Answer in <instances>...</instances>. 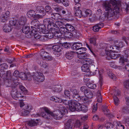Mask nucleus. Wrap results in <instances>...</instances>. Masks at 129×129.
<instances>
[{"instance_id":"nucleus-1","label":"nucleus","mask_w":129,"mask_h":129,"mask_svg":"<svg viewBox=\"0 0 129 129\" xmlns=\"http://www.w3.org/2000/svg\"><path fill=\"white\" fill-rule=\"evenodd\" d=\"M103 6L104 9L106 11L104 14L105 16L107 18L114 16L119 10V8L117 6H115L113 9V8L108 1L104 2L103 4Z\"/></svg>"},{"instance_id":"nucleus-2","label":"nucleus","mask_w":129,"mask_h":129,"mask_svg":"<svg viewBox=\"0 0 129 129\" xmlns=\"http://www.w3.org/2000/svg\"><path fill=\"white\" fill-rule=\"evenodd\" d=\"M63 103L65 105H69L70 110L72 112L75 111H80L82 110L81 105L74 101L62 100Z\"/></svg>"},{"instance_id":"nucleus-3","label":"nucleus","mask_w":129,"mask_h":129,"mask_svg":"<svg viewBox=\"0 0 129 129\" xmlns=\"http://www.w3.org/2000/svg\"><path fill=\"white\" fill-rule=\"evenodd\" d=\"M82 62L84 63V64H86L90 67L91 72H92L94 75L96 74V72H97L98 71L97 68L95 67L93 64V62L92 59L87 58L86 59L82 60Z\"/></svg>"},{"instance_id":"nucleus-4","label":"nucleus","mask_w":129,"mask_h":129,"mask_svg":"<svg viewBox=\"0 0 129 129\" xmlns=\"http://www.w3.org/2000/svg\"><path fill=\"white\" fill-rule=\"evenodd\" d=\"M32 76L34 81L37 83L43 82L45 79L43 74L40 72H33Z\"/></svg>"},{"instance_id":"nucleus-5","label":"nucleus","mask_w":129,"mask_h":129,"mask_svg":"<svg viewBox=\"0 0 129 129\" xmlns=\"http://www.w3.org/2000/svg\"><path fill=\"white\" fill-rule=\"evenodd\" d=\"M44 111L42 112L41 113L40 116L48 119H50L52 116H53L55 119V117H56V113H54L51 112L48 108L46 107L44 108Z\"/></svg>"},{"instance_id":"nucleus-6","label":"nucleus","mask_w":129,"mask_h":129,"mask_svg":"<svg viewBox=\"0 0 129 129\" xmlns=\"http://www.w3.org/2000/svg\"><path fill=\"white\" fill-rule=\"evenodd\" d=\"M60 111L58 110L56 111L55 114L56 117H55L56 119H60L62 117L63 114L68 113V110L65 107H61L60 108Z\"/></svg>"},{"instance_id":"nucleus-7","label":"nucleus","mask_w":129,"mask_h":129,"mask_svg":"<svg viewBox=\"0 0 129 129\" xmlns=\"http://www.w3.org/2000/svg\"><path fill=\"white\" fill-rule=\"evenodd\" d=\"M35 11L39 13L37 14L36 16L39 18H42L46 14L44 8L42 6H38L36 7Z\"/></svg>"},{"instance_id":"nucleus-8","label":"nucleus","mask_w":129,"mask_h":129,"mask_svg":"<svg viewBox=\"0 0 129 129\" xmlns=\"http://www.w3.org/2000/svg\"><path fill=\"white\" fill-rule=\"evenodd\" d=\"M44 25L47 26L48 29H50L51 27H55V21L51 19H44L43 21Z\"/></svg>"},{"instance_id":"nucleus-9","label":"nucleus","mask_w":129,"mask_h":129,"mask_svg":"<svg viewBox=\"0 0 129 129\" xmlns=\"http://www.w3.org/2000/svg\"><path fill=\"white\" fill-rule=\"evenodd\" d=\"M70 91L71 92V99H73L74 101H76V100L78 99L79 95L78 94V92L77 90L76 89H70Z\"/></svg>"},{"instance_id":"nucleus-10","label":"nucleus","mask_w":129,"mask_h":129,"mask_svg":"<svg viewBox=\"0 0 129 129\" xmlns=\"http://www.w3.org/2000/svg\"><path fill=\"white\" fill-rule=\"evenodd\" d=\"M11 74L10 70L7 71L6 74L0 73V77L2 78L9 79L11 80Z\"/></svg>"},{"instance_id":"nucleus-11","label":"nucleus","mask_w":129,"mask_h":129,"mask_svg":"<svg viewBox=\"0 0 129 129\" xmlns=\"http://www.w3.org/2000/svg\"><path fill=\"white\" fill-rule=\"evenodd\" d=\"M107 55V56H106V58L108 59H109L110 58L116 59L118 57L120 56L119 54L110 52H109V53H108Z\"/></svg>"},{"instance_id":"nucleus-12","label":"nucleus","mask_w":129,"mask_h":129,"mask_svg":"<svg viewBox=\"0 0 129 129\" xmlns=\"http://www.w3.org/2000/svg\"><path fill=\"white\" fill-rule=\"evenodd\" d=\"M27 17L31 19H40L39 18L36 17L37 14L35 13V12L32 10H30L27 12Z\"/></svg>"},{"instance_id":"nucleus-13","label":"nucleus","mask_w":129,"mask_h":129,"mask_svg":"<svg viewBox=\"0 0 129 129\" xmlns=\"http://www.w3.org/2000/svg\"><path fill=\"white\" fill-rule=\"evenodd\" d=\"M25 109L23 110L22 112V115L24 116H26L29 113L31 110L32 109V108L30 106L28 105L26 106L25 107Z\"/></svg>"},{"instance_id":"nucleus-14","label":"nucleus","mask_w":129,"mask_h":129,"mask_svg":"<svg viewBox=\"0 0 129 129\" xmlns=\"http://www.w3.org/2000/svg\"><path fill=\"white\" fill-rule=\"evenodd\" d=\"M64 26L67 28V31L72 32V33H73V32L75 31L76 34H77V31L75 29L74 26L71 24L68 23H66L64 25Z\"/></svg>"},{"instance_id":"nucleus-15","label":"nucleus","mask_w":129,"mask_h":129,"mask_svg":"<svg viewBox=\"0 0 129 129\" xmlns=\"http://www.w3.org/2000/svg\"><path fill=\"white\" fill-rule=\"evenodd\" d=\"M19 71L17 70H15L14 72L13 76L11 77V80L12 81L14 82V81H17L18 79V77H19Z\"/></svg>"},{"instance_id":"nucleus-16","label":"nucleus","mask_w":129,"mask_h":129,"mask_svg":"<svg viewBox=\"0 0 129 129\" xmlns=\"http://www.w3.org/2000/svg\"><path fill=\"white\" fill-rule=\"evenodd\" d=\"M39 21L37 20V19H34L31 22V27L32 28H38L39 26Z\"/></svg>"},{"instance_id":"nucleus-17","label":"nucleus","mask_w":129,"mask_h":129,"mask_svg":"<svg viewBox=\"0 0 129 129\" xmlns=\"http://www.w3.org/2000/svg\"><path fill=\"white\" fill-rule=\"evenodd\" d=\"M44 25L43 26H40L38 27V31L40 33H42L44 34H46L48 33L49 31L46 29Z\"/></svg>"},{"instance_id":"nucleus-18","label":"nucleus","mask_w":129,"mask_h":129,"mask_svg":"<svg viewBox=\"0 0 129 129\" xmlns=\"http://www.w3.org/2000/svg\"><path fill=\"white\" fill-rule=\"evenodd\" d=\"M82 45L81 43L78 42H74L73 45L72 46V48L74 50H79L82 46Z\"/></svg>"},{"instance_id":"nucleus-19","label":"nucleus","mask_w":129,"mask_h":129,"mask_svg":"<svg viewBox=\"0 0 129 129\" xmlns=\"http://www.w3.org/2000/svg\"><path fill=\"white\" fill-rule=\"evenodd\" d=\"M17 21L18 26L19 27L20 25H23L25 24L26 21V18L25 17H21L19 20Z\"/></svg>"},{"instance_id":"nucleus-20","label":"nucleus","mask_w":129,"mask_h":129,"mask_svg":"<svg viewBox=\"0 0 129 129\" xmlns=\"http://www.w3.org/2000/svg\"><path fill=\"white\" fill-rule=\"evenodd\" d=\"M74 52L71 51L67 52L65 54V57L69 59H72L74 57Z\"/></svg>"},{"instance_id":"nucleus-21","label":"nucleus","mask_w":129,"mask_h":129,"mask_svg":"<svg viewBox=\"0 0 129 129\" xmlns=\"http://www.w3.org/2000/svg\"><path fill=\"white\" fill-rule=\"evenodd\" d=\"M12 27L10 25L6 24H4L3 27L4 31L6 33L9 32L11 31Z\"/></svg>"},{"instance_id":"nucleus-22","label":"nucleus","mask_w":129,"mask_h":129,"mask_svg":"<svg viewBox=\"0 0 129 129\" xmlns=\"http://www.w3.org/2000/svg\"><path fill=\"white\" fill-rule=\"evenodd\" d=\"M73 123L71 120H68L67 122L65 124V129H72Z\"/></svg>"},{"instance_id":"nucleus-23","label":"nucleus","mask_w":129,"mask_h":129,"mask_svg":"<svg viewBox=\"0 0 129 129\" xmlns=\"http://www.w3.org/2000/svg\"><path fill=\"white\" fill-rule=\"evenodd\" d=\"M55 2L58 4L62 3L66 7L69 5V2L67 0H53Z\"/></svg>"},{"instance_id":"nucleus-24","label":"nucleus","mask_w":129,"mask_h":129,"mask_svg":"<svg viewBox=\"0 0 129 129\" xmlns=\"http://www.w3.org/2000/svg\"><path fill=\"white\" fill-rule=\"evenodd\" d=\"M84 64L81 67V70L82 71L85 72H88L91 71L90 67L86 64L83 63Z\"/></svg>"},{"instance_id":"nucleus-25","label":"nucleus","mask_w":129,"mask_h":129,"mask_svg":"<svg viewBox=\"0 0 129 129\" xmlns=\"http://www.w3.org/2000/svg\"><path fill=\"white\" fill-rule=\"evenodd\" d=\"M108 49L109 51H112L113 52H118L117 51V50H118V48L117 46L115 45H113L112 46H110V45H109L108 46Z\"/></svg>"},{"instance_id":"nucleus-26","label":"nucleus","mask_w":129,"mask_h":129,"mask_svg":"<svg viewBox=\"0 0 129 129\" xmlns=\"http://www.w3.org/2000/svg\"><path fill=\"white\" fill-rule=\"evenodd\" d=\"M8 66L6 63H4L0 65V71L1 72H4L5 70L7 69Z\"/></svg>"},{"instance_id":"nucleus-27","label":"nucleus","mask_w":129,"mask_h":129,"mask_svg":"<svg viewBox=\"0 0 129 129\" xmlns=\"http://www.w3.org/2000/svg\"><path fill=\"white\" fill-rule=\"evenodd\" d=\"M76 35L75 31L73 32V33H71L67 31L63 35L65 37L71 38L73 36H75Z\"/></svg>"},{"instance_id":"nucleus-28","label":"nucleus","mask_w":129,"mask_h":129,"mask_svg":"<svg viewBox=\"0 0 129 129\" xmlns=\"http://www.w3.org/2000/svg\"><path fill=\"white\" fill-rule=\"evenodd\" d=\"M52 48L53 51L60 52L62 49L61 46L57 45L53 46Z\"/></svg>"},{"instance_id":"nucleus-29","label":"nucleus","mask_w":129,"mask_h":129,"mask_svg":"<svg viewBox=\"0 0 129 129\" xmlns=\"http://www.w3.org/2000/svg\"><path fill=\"white\" fill-rule=\"evenodd\" d=\"M78 57L80 59H86L88 57V55L86 53L82 54H78Z\"/></svg>"},{"instance_id":"nucleus-30","label":"nucleus","mask_w":129,"mask_h":129,"mask_svg":"<svg viewBox=\"0 0 129 129\" xmlns=\"http://www.w3.org/2000/svg\"><path fill=\"white\" fill-rule=\"evenodd\" d=\"M84 95L89 99L92 98L93 96L92 92L88 89L85 92Z\"/></svg>"},{"instance_id":"nucleus-31","label":"nucleus","mask_w":129,"mask_h":129,"mask_svg":"<svg viewBox=\"0 0 129 129\" xmlns=\"http://www.w3.org/2000/svg\"><path fill=\"white\" fill-rule=\"evenodd\" d=\"M30 27L28 26H24L22 28V31L26 34L28 33L30 31Z\"/></svg>"},{"instance_id":"nucleus-32","label":"nucleus","mask_w":129,"mask_h":129,"mask_svg":"<svg viewBox=\"0 0 129 129\" xmlns=\"http://www.w3.org/2000/svg\"><path fill=\"white\" fill-rule=\"evenodd\" d=\"M91 13L92 12L91 10L89 9L86 10L84 13H83V16L85 17L87 16H91Z\"/></svg>"},{"instance_id":"nucleus-33","label":"nucleus","mask_w":129,"mask_h":129,"mask_svg":"<svg viewBox=\"0 0 129 129\" xmlns=\"http://www.w3.org/2000/svg\"><path fill=\"white\" fill-rule=\"evenodd\" d=\"M20 75L19 76V77L23 80H26L28 78V77H29V75L27 74V75L25 74L24 72H22L20 73Z\"/></svg>"},{"instance_id":"nucleus-34","label":"nucleus","mask_w":129,"mask_h":129,"mask_svg":"<svg viewBox=\"0 0 129 129\" xmlns=\"http://www.w3.org/2000/svg\"><path fill=\"white\" fill-rule=\"evenodd\" d=\"M10 23L9 25H10L12 27V26H14L17 27H19V26H18V24L17 23V21L16 20H11L9 21Z\"/></svg>"},{"instance_id":"nucleus-35","label":"nucleus","mask_w":129,"mask_h":129,"mask_svg":"<svg viewBox=\"0 0 129 129\" xmlns=\"http://www.w3.org/2000/svg\"><path fill=\"white\" fill-rule=\"evenodd\" d=\"M48 53L46 52L45 51L43 50H42L40 53V56L42 59H44V58H45V57H46L47 55H48Z\"/></svg>"},{"instance_id":"nucleus-36","label":"nucleus","mask_w":129,"mask_h":129,"mask_svg":"<svg viewBox=\"0 0 129 129\" xmlns=\"http://www.w3.org/2000/svg\"><path fill=\"white\" fill-rule=\"evenodd\" d=\"M96 98L98 102L101 103L102 101V96L100 92L99 91L97 93Z\"/></svg>"},{"instance_id":"nucleus-37","label":"nucleus","mask_w":129,"mask_h":129,"mask_svg":"<svg viewBox=\"0 0 129 129\" xmlns=\"http://www.w3.org/2000/svg\"><path fill=\"white\" fill-rule=\"evenodd\" d=\"M112 124L110 122H107L105 124V127L107 129H114Z\"/></svg>"},{"instance_id":"nucleus-38","label":"nucleus","mask_w":129,"mask_h":129,"mask_svg":"<svg viewBox=\"0 0 129 129\" xmlns=\"http://www.w3.org/2000/svg\"><path fill=\"white\" fill-rule=\"evenodd\" d=\"M51 100L53 101H54L55 102L61 103L62 102V100L60 98L57 97H52L51 98Z\"/></svg>"},{"instance_id":"nucleus-39","label":"nucleus","mask_w":129,"mask_h":129,"mask_svg":"<svg viewBox=\"0 0 129 129\" xmlns=\"http://www.w3.org/2000/svg\"><path fill=\"white\" fill-rule=\"evenodd\" d=\"M75 16L80 18L82 16H83V14L81 10L79 9H78L76 10L75 11Z\"/></svg>"},{"instance_id":"nucleus-40","label":"nucleus","mask_w":129,"mask_h":129,"mask_svg":"<svg viewBox=\"0 0 129 129\" xmlns=\"http://www.w3.org/2000/svg\"><path fill=\"white\" fill-rule=\"evenodd\" d=\"M59 32L60 31L63 35L67 31V28L63 26L60 27L59 28Z\"/></svg>"},{"instance_id":"nucleus-41","label":"nucleus","mask_w":129,"mask_h":129,"mask_svg":"<svg viewBox=\"0 0 129 129\" xmlns=\"http://www.w3.org/2000/svg\"><path fill=\"white\" fill-rule=\"evenodd\" d=\"M37 122L35 121L34 119L31 120L29 121L28 123V125L31 126L37 125Z\"/></svg>"},{"instance_id":"nucleus-42","label":"nucleus","mask_w":129,"mask_h":129,"mask_svg":"<svg viewBox=\"0 0 129 129\" xmlns=\"http://www.w3.org/2000/svg\"><path fill=\"white\" fill-rule=\"evenodd\" d=\"M64 23L63 22L58 21H56L55 23V26H56L57 27L59 28L60 27L63 26H64Z\"/></svg>"},{"instance_id":"nucleus-43","label":"nucleus","mask_w":129,"mask_h":129,"mask_svg":"<svg viewBox=\"0 0 129 129\" xmlns=\"http://www.w3.org/2000/svg\"><path fill=\"white\" fill-rule=\"evenodd\" d=\"M1 18L2 21L3 22H5L9 18L8 16H6V15H4V14H3L1 15Z\"/></svg>"},{"instance_id":"nucleus-44","label":"nucleus","mask_w":129,"mask_h":129,"mask_svg":"<svg viewBox=\"0 0 129 129\" xmlns=\"http://www.w3.org/2000/svg\"><path fill=\"white\" fill-rule=\"evenodd\" d=\"M50 29H51V32L54 34V33L59 32V28L58 27H54V28H53L52 27H51Z\"/></svg>"},{"instance_id":"nucleus-45","label":"nucleus","mask_w":129,"mask_h":129,"mask_svg":"<svg viewBox=\"0 0 129 129\" xmlns=\"http://www.w3.org/2000/svg\"><path fill=\"white\" fill-rule=\"evenodd\" d=\"M64 97L69 98V99H71V93L69 91L65 90L64 91Z\"/></svg>"},{"instance_id":"nucleus-46","label":"nucleus","mask_w":129,"mask_h":129,"mask_svg":"<svg viewBox=\"0 0 129 129\" xmlns=\"http://www.w3.org/2000/svg\"><path fill=\"white\" fill-rule=\"evenodd\" d=\"M103 112L104 114L106 115L108 117L112 118L113 116L112 114H110V111L108 109L105 110L103 111Z\"/></svg>"},{"instance_id":"nucleus-47","label":"nucleus","mask_w":129,"mask_h":129,"mask_svg":"<svg viewBox=\"0 0 129 129\" xmlns=\"http://www.w3.org/2000/svg\"><path fill=\"white\" fill-rule=\"evenodd\" d=\"M86 85L88 88L91 89H95L96 87V85L95 84H93L89 82L86 84Z\"/></svg>"},{"instance_id":"nucleus-48","label":"nucleus","mask_w":129,"mask_h":129,"mask_svg":"<svg viewBox=\"0 0 129 129\" xmlns=\"http://www.w3.org/2000/svg\"><path fill=\"white\" fill-rule=\"evenodd\" d=\"M11 94L12 97L13 98L18 97V91L15 89L14 91H12L11 92Z\"/></svg>"},{"instance_id":"nucleus-49","label":"nucleus","mask_w":129,"mask_h":129,"mask_svg":"<svg viewBox=\"0 0 129 129\" xmlns=\"http://www.w3.org/2000/svg\"><path fill=\"white\" fill-rule=\"evenodd\" d=\"M54 17H53V18L55 20H60L61 18V15L58 13H54Z\"/></svg>"},{"instance_id":"nucleus-50","label":"nucleus","mask_w":129,"mask_h":129,"mask_svg":"<svg viewBox=\"0 0 129 129\" xmlns=\"http://www.w3.org/2000/svg\"><path fill=\"white\" fill-rule=\"evenodd\" d=\"M113 124L114 125L116 126V129H120L119 128V127L120 125V121H115L113 122Z\"/></svg>"},{"instance_id":"nucleus-51","label":"nucleus","mask_w":129,"mask_h":129,"mask_svg":"<svg viewBox=\"0 0 129 129\" xmlns=\"http://www.w3.org/2000/svg\"><path fill=\"white\" fill-rule=\"evenodd\" d=\"M85 96H86L85 95L83 96H81L80 95L78 99H77L76 100V102L80 101L83 103L84 100L85 99Z\"/></svg>"},{"instance_id":"nucleus-52","label":"nucleus","mask_w":129,"mask_h":129,"mask_svg":"<svg viewBox=\"0 0 129 129\" xmlns=\"http://www.w3.org/2000/svg\"><path fill=\"white\" fill-rule=\"evenodd\" d=\"M35 29L31 30V31L30 32V34L31 36H35V35H36L37 34L38 32L36 30V29L37 28H34ZM38 28H37L38 29Z\"/></svg>"},{"instance_id":"nucleus-53","label":"nucleus","mask_w":129,"mask_h":129,"mask_svg":"<svg viewBox=\"0 0 129 129\" xmlns=\"http://www.w3.org/2000/svg\"><path fill=\"white\" fill-rule=\"evenodd\" d=\"M46 37L47 38L49 39H51L54 36V34L52 33L51 31V32H49V33L48 34L47 33L46 34Z\"/></svg>"},{"instance_id":"nucleus-54","label":"nucleus","mask_w":129,"mask_h":129,"mask_svg":"<svg viewBox=\"0 0 129 129\" xmlns=\"http://www.w3.org/2000/svg\"><path fill=\"white\" fill-rule=\"evenodd\" d=\"M113 100L114 102V104L116 105L117 106L119 104V101L117 97L116 96H113Z\"/></svg>"},{"instance_id":"nucleus-55","label":"nucleus","mask_w":129,"mask_h":129,"mask_svg":"<svg viewBox=\"0 0 129 129\" xmlns=\"http://www.w3.org/2000/svg\"><path fill=\"white\" fill-rule=\"evenodd\" d=\"M128 59H126L125 60L124 59V58L123 57H120L119 61L120 65H123L124 64V62H127L128 60Z\"/></svg>"},{"instance_id":"nucleus-56","label":"nucleus","mask_w":129,"mask_h":129,"mask_svg":"<svg viewBox=\"0 0 129 129\" xmlns=\"http://www.w3.org/2000/svg\"><path fill=\"white\" fill-rule=\"evenodd\" d=\"M109 4H110L111 6L112 7V5L114 7H115V6H117V2L116 0H111V3H109Z\"/></svg>"},{"instance_id":"nucleus-57","label":"nucleus","mask_w":129,"mask_h":129,"mask_svg":"<svg viewBox=\"0 0 129 129\" xmlns=\"http://www.w3.org/2000/svg\"><path fill=\"white\" fill-rule=\"evenodd\" d=\"M108 74L109 77L113 79L114 80L116 79V77L115 75L111 72L109 71Z\"/></svg>"},{"instance_id":"nucleus-58","label":"nucleus","mask_w":129,"mask_h":129,"mask_svg":"<svg viewBox=\"0 0 129 129\" xmlns=\"http://www.w3.org/2000/svg\"><path fill=\"white\" fill-rule=\"evenodd\" d=\"M40 65L42 67L44 68H46L48 67L49 64L46 62H42L41 63H40Z\"/></svg>"},{"instance_id":"nucleus-59","label":"nucleus","mask_w":129,"mask_h":129,"mask_svg":"<svg viewBox=\"0 0 129 129\" xmlns=\"http://www.w3.org/2000/svg\"><path fill=\"white\" fill-rule=\"evenodd\" d=\"M89 40L90 43L94 45L96 44V39L94 37H93L90 38L89 39Z\"/></svg>"},{"instance_id":"nucleus-60","label":"nucleus","mask_w":129,"mask_h":129,"mask_svg":"<svg viewBox=\"0 0 129 129\" xmlns=\"http://www.w3.org/2000/svg\"><path fill=\"white\" fill-rule=\"evenodd\" d=\"M79 50V52H78V54H82L86 53L85 51L86 50V49L85 48H82L81 47Z\"/></svg>"},{"instance_id":"nucleus-61","label":"nucleus","mask_w":129,"mask_h":129,"mask_svg":"<svg viewBox=\"0 0 129 129\" xmlns=\"http://www.w3.org/2000/svg\"><path fill=\"white\" fill-rule=\"evenodd\" d=\"M81 124V123L80 121L79 120H77L75 124L74 127L76 128L77 127L79 128Z\"/></svg>"},{"instance_id":"nucleus-62","label":"nucleus","mask_w":129,"mask_h":129,"mask_svg":"<svg viewBox=\"0 0 129 129\" xmlns=\"http://www.w3.org/2000/svg\"><path fill=\"white\" fill-rule=\"evenodd\" d=\"M51 8L50 6L47 5L45 7V12L46 11L48 13H49H49H50V12H51Z\"/></svg>"},{"instance_id":"nucleus-63","label":"nucleus","mask_w":129,"mask_h":129,"mask_svg":"<svg viewBox=\"0 0 129 129\" xmlns=\"http://www.w3.org/2000/svg\"><path fill=\"white\" fill-rule=\"evenodd\" d=\"M124 87L126 89L129 88V80H126L124 83Z\"/></svg>"},{"instance_id":"nucleus-64","label":"nucleus","mask_w":129,"mask_h":129,"mask_svg":"<svg viewBox=\"0 0 129 129\" xmlns=\"http://www.w3.org/2000/svg\"><path fill=\"white\" fill-rule=\"evenodd\" d=\"M114 95V96H117L119 95L120 94V91L119 90H116L113 93Z\"/></svg>"}]
</instances>
